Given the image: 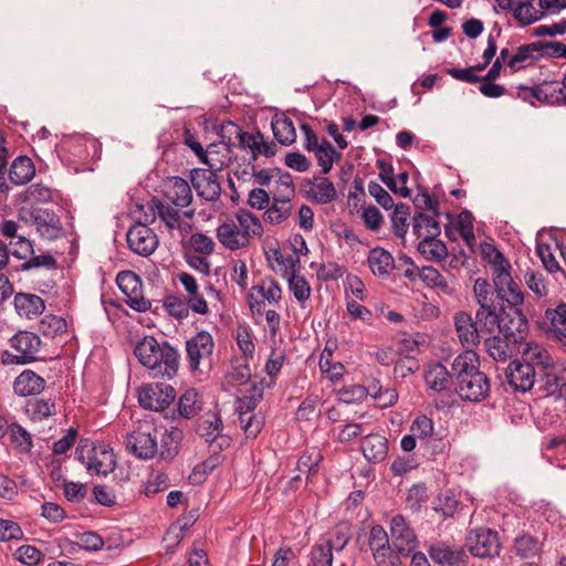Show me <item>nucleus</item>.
Here are the masks:
<instances>
[{
	"label": "nucleus",
	"mask_w": 566,
	"mask_h": 566,
	"mask_svg": "<svg viewBox=\"0 0 566 566\" xmlns=\"http://www.w3.org/2000/svg\"><path fill=\"white\" fill-rule=\"evenodd\" d=\"M473 295L479 304L480 324L488 335L497 329L509 342L523 345L530 332L527 317L520 307L524 295L515 294L506 303L495 302L491 284L483 277L474 281Z\"/></svg>",
	"instance_id": "1"
},
{
	"label": "nucleus",
	"mask_w": 566,
	"mask_h": 566,
	"mask_svg": "<svg viewBox=\"0 0 566 566\" xmlns=\"http://www.w3.org/2000/svg\"><path fill=\"white\" fill-rule=\"evenodd\" d=\"M452 370L453 390L463 401L480 402L489 397L490 379L480 370V359L474 350H465L458 355L452 361Z\"/></svg>",
	"instance_id": "2"
},
{
	"label": "nucleus",
	"mask_w": 566,
	"mask_h": 566,
	"mask_svg": "<svg viewBox=\"0 0 566 566\" xmlns=\"http://www.w3.org/2000/svg\"><path fill=\"white\" fill-rule=\"evenodd\" d=\"M134 354L153 378L172 379L178 373L179 353L166 340L159 343L154 336H145L135 346Z\"/></svg>",
	"instance_id": "3"
},
{
	"label": "nucleus",
	"mask_w": 566,
	"mask_h": 566,
	"mask_svg": "<svg viewBox=\"0 0 566 566\" xmlns=\"http://www.w3.org/2000/svg\"><path fill=\"white\" fill-rule=\"evenodd\" d=\"M75 457L90 474L107 475L116 467L113 449L104 443H93L88 439L80 440Z\"/></svg>",
	"instance_id": "4"
},
{
	"label": "nucleus",
	"mask_w": 566,
	"mask_h": 566,
	"mask_svg": "<svg viewBox=\"0 0 566 566\" xmlns=\"http://www.w3.org/2000/svg\"><path fill=\"white\" fill-rule=\"evenodd\" d=\"M9 342L11 347L19 352L20 355H12L4 350L2 353L3 364L25 365L38 359L35 353L40 349L42 342L36 334L29 331H19Z\"/></svg>",
	"instance_id": "5"
},
{
	"label": "nucleus",
	"mask_w": 566,
	"mask_h": 566,
	"mask_svg": "<svg viewBox=\"0 0 566 566\" xmlns=\"http://www.w3.org/2000/svg\"><path fill=\"white\" fill-rule=\"evenodd\" d=\"M116 284L127 297L126 304L136 312L143 313L150 310L151 303L143 294V281L133 271H120L116 276Z\"/></svg>",
	"instance_id": "6"
},
{
	"label": "nucleus",
	"mask_w": 566,
	"mask_h": 566,
	"mask_svg": "<svg viewBox=\"0 0 566 566\" xmlns=\"http://www.w3.org/2000/svg\"><path fill=\"white\" fill-rule=\"evenodd\" d=\"M175 388L166 382L146 385L138 390L139 405L148 410H165L175 400Z\"/></svg>",
	"instance_id": "7"
},
{
	"label": "nucleus",
	"mask_w": 566,
	"mask_h": 566,
	"mask_svg": "<svg viewBox=\"0 0 566 566\" xmlns=\"http://www.w3.org/2000/svg\"><path fill=\"white\" fill-rule=\"evenodd\" d=\"M511 269L509 260L491 268L493 282L491 289L495 302L506 303L515 294L524 295L518 284L513 280Z\"/></svg>",
	"instance_id": "8"
},
{
	"label": "nucleus",
	"mask_w": 566,
	"mask_h": 566,
	"mask_svg": "<svg viewBox=\"0 0 566 566\" xmlns=\"http://www.w3.org/2000/svg\"><path fill=\"white\" fill-rule=\"evenodd\" d=\"M454 327L461 344L467 350H474V347L480 344L482 335H488V332L480 324L478 311L474 319L468 312H458L454 315Z\"/></svg>",
	"instance_id": "9"
},
{
	"label": "nucleus",
	"mask_w": 566,
	"mask_h": 566,
	"mask_svg": "<svg viewBox=\"0 0 566 566\" xmlns=\"http://www.w3.org/2000/svg\"><path fill=\"white\" fill-rule=\"evenodd\" d=\"M467 546L473 556L493 557L499 555L501 543L497 532L491 528L471 531L467 537Z\"/></svg>",
	"instance_id": "10"
},
{
	"label": "nucleus",
	"mask_w": 566,
	"mask_h": 566,
	"mask_svg": "<svg viewBox=\"0 0 566 566\" xmlns=\"http://www.w3.org/2000/svg\"><path fill=\"white\" fill-rule=\"evenodd\" d=\"M158 430L144 431L142 428L126 436V449L138 459H153L158 453Z\"/></svg>",
	"instance_id": "11"
},
{
	"label": "nucleus",
	"mask_w": 566,
	"mask_h": 566,
	"mask_svg": "<svg viewBox=\"0 0 566 566\" xmlns=\"http://www.w3.org/2000/svg\"><path fill=\"white\" fill-rule=\"evenodd\" d=\"M126 240L129 249L142 256L153 254L159 243L153 229L142 222H136L128 229Z\"/></svg>",
	"instance_id": "12"
},
{
	"label": "nucleus",
	"mask_w": 566,
	"mask_h": 566,
	"mask_svg": "<svg viewBox=\"0 0 566 566\" xmlns=\"http://www.w3.org/2000/svg\"><path fill=\"white\" fill-rule=\"evenodd\" d=\"M506 378L515 391L526 392L536 388L538 370L532 363L512 360L506 369Z\"/></svg>",
	"instance_id": "13"
},
{
	"label": "nucleus",
	"mask_w": 566,
	"mask_h": 566,
	"mask_svg": "<svg viewBox=\"0 0 566 566\" xmlns=\"http://www.w3.org/2000/svg\"><path fill=\"white\" fill-rule=\"evenodd\" d=\"M390 535L395 548L402 555L409 556L418 546L415 531L409 526L401 514L395 515L390 521Z\"/></svg>",
	"instance_id": "14"
},
{
	"label": "nucleus",
	"mask_w": 566,
	"mask_h": 566,
	"mask_svg": "<svg viewBox=\"0 0 566 566\" xmlns=\"http://www.w3.org/2000/svg\"><path fill=\"white\" fill-rule=\"evenodd\" d=\"M212 169L195 168L191 170V185L197 195L206 201H217L221 195V185Z\"/></svg>",
	"instance_id": "15"
},
{
	"label": "nucleus",
	"mask_w": 566,
	"mask_h": 566,
	"mask_svg": "<svg viewBox=\"0 0 566 566\" xmlns=\"http://www.w3.org/2000/svg\"><path fill=\"white\" fill-rule=\"evenodd\" d=\"M31 218L42 239L54 241L63 237V227L60 217L51 209L34 208Z\"/></svg>",
	"instance_id": "16"
},
{
	"label": "nucleus",
	"mask_w": 566,
	"mask_h": 566,
	"mask_svg": "<svg viewBox=\"0 0 566 566\" xmlns=\"http://www.w3.org/2000/svg\"><path fill=\"white\" fill-rule=\"evenodd\" d=\"M535 394L539 397H553L555 400L566 399V380L557 374L555 367L538 370Z\"/></svg>",
	"instance_id": "17"
},
{
	"label": "nucleus",
	"mask_w": 566,
	"mask_h": 566,
	"mask_svg": "<svg viewBox=\"0 0 566 566\" xmlns=\"http://www.w3.org/2000/svg\"><path fill=\"white\" fill-rule=\"evenodd\" d=\"M214 348L210 333L201 331L186 342L187 358L190 368L197 370L201 359L208 358Z\"/></svg>",
	"instance_id": "18"
},
{
	"label": "nucleus",
	"mask_w": 566,
	"mask_h": 566,
	"mask_svg": "<svg viewBox=\"0 0 566 566\" xmlns=\"http://www.w3.org/2000/svg\"><path fill=\"white\" fill-rule=\"evenodd\" d=\"M295 191L287 189L286 192L275 193L272 205L264 212L263 219L271 224H280L285 221L292 211L291 200L294 198Z\"/></svg>",
	"instance_id": "19"
},
{
	"label": "nucleus",
	"mask_w": 566,
	"mask_h": 566,
	"mask_svg": "<svg viewBox=\"0 0 566 566\" xmlns=\"http://www.w3.org/2000/svg\"><path fill=\"white\" fill-rule=\"evenodd\" d=\"M304 184L311 186L310 190L305 191L306 198L315 203L327 205L337 198L334 184L326 177L305 179Z\"/></svg>",
	"instance_id": "20"
},
{
	"label": "nucleus",
	"mask_w": 566,
	"mask_h": 566,
	"mask_svg": "<svg viewBox=\"0 0 566 566\" xmlns=\"http://www.w3.org/2000/svg\"><path fill=\"white\" fill-rule=\"evenodd\" d=\"M426 385L437 391L454 389L453 370L449 371L441 363H433L424 371Z\"/></svg>",
	"instance_id": "21"
},
{
	"label": "nucleus",
	"mask_w": 566,
	"mask_h": 566,
	"mask_svg": "<svg viewBox=\"0 0 566 566\" xmlns=\"http://www.w3.org/2000/svg\"><path fill=\"white\" fill-rule=\"evenodd\" d=\"M166 199L176 207H188L192 201V191L189 184L179 176L169 178L165 185Z\"/></svg>",
	"instance_id": "22"
},
{
	"label": "nucleus",
	"mask_w": 566,
	"mask_h": 566,
	"mask_svg": "<svg viewBox=\"0 0 566 566\" xmlns=\"http://www.w3.org/2000/svg\"><path fill=\"white\" fill-rule=\"evenodd\" d=\"M430 558L441 566H460L468 555L462 548H455L446 543H437L428 549Z\"/></svg>",
	"instance_id": "23"
},
{
	"label": "nucleus",
	"mask_w": 566,
	"mask_h": 566,
	"mask_svg": "<svg viewBox=\"0 0 566 566\" xmlns=\"http://www.w3.org/2000/svg\"><path fill=\"white\" fill-rule=\"evenodd\" d=\"M484 346L488 354L496 361H505L515 352L520 350L522 345L513 342H509L505 336L501 335H488L484 340Z\"/></svg>",
	"instance_id": "24"
},
{
	"label": "nucleus",
	"mask_w": 566,
	"mask_h": 566,
	"mask_svg": "<svg viewBox=\"0 0 566 566\" xmlns=\"http://www.w3.org/2000/svg\"><path fill=\"white\" fill-rule=\"evenodd\" d=\"M13 305L19 316H23L29 319L38 317L45 310L44 300L32 293H17L14 295Z\"/></svg>",
	"instance_id": "25"
},
{
	"label": "nucleus",
	"mask_w": 566,
	"mask_h": 566,
	"mask_svg": "<svg viewBox=\"0 0 566 566\" xmlns=\"http://www.w3.org/2000/svg\"><path fill=\"white\" fill-rule=\"evenodd\" d=\"M45 380L31 369L23 370L13 382V390L18 396H35L43 391Z\"/></svg>",
	"instance_id": "26"
},
{
	"label": "nucleus",
	"mask_w": 566,
	"mask_h": 566,
	"mask_svg": "<svg viewBox=\"0 0 566 566\" xmlns=\"http://www.w3.org/2000/svg\"><path fill=\"white\" fill-rule=\"evenodd\" d=\"M360 449L368 462L380 463L388 454V440L379 433H369L364 438Z\"/></svg>",
	"instance_id": "27"
},
{
	"label": "nucleus",
	"mask_w": 566,
	"mask_h": 566,
	"mask_svg": "<svg viewBox=\"0 0 566 566\" xmlns=\"http://www.w3.org/2000/svg\"><path fill=\"white\" fill-rule=\"evenodd\" d=\"M518 353L525 363H532L537 370H546L554 367V359L549 353L537 343H526L520 347Z\"/></svg>",
	"instance_id": "28"
},
{
	"label": "nucleus",
	"mask_w": 566,
	"mask_h": 566,
	"mask_svg": "<svg viewBox=\"0 0 566 566\" xmlns=\"http://www.w3.org/2000/svg\"><path fill=\"white\" fill-rule=\"evenodd\" d=\"M217 238L222 245L231 251L247 248L250 244L232 220L226 221L217 228Z\"/></svg>",
	"instance_id": "29"
},
{
	"label": "nucleus",
	"mask_w": 566,
	"mask_h": 566,
	"mask_svg": "<svg viewBox=\"0 0 566 566\" xmlns=\"http://www.w3.org/2000/svg\"><path fill=\"white\" fill-rule=\"evenodd\" d=\"M200 161L206 164L209 169L220 171L232 161V149L221 143H212L205 149Z\"/></svg>",
	"instance_id": "30"
},
{
	"label": "nucleus",
	"mask_w": 566,
	"mask_h": 566,
	"mask_svg": "<svg viewBox=\"0 0 566 566\" xmlns=\"http://www.w3.org/2000/svg\"><path fill=\"white\" fill-rule=\"evenodd\" d=\"M222 430L223 422L220 413L217 411L206 412L197 421L196 432L210 444H213Z\"/></svg>",
	"instance_id": "31"
},
{
	"label": "nucleus",
	"mask_w": 566,
	"mask_h": 566,
	"mask_svg": "<svg viewBox=\"0 0 566 566\" xmlns=\"http://www.w3.org/2000/svg\"><path fill=\"white\" fill-rule=\"evenodd\" d=\"M367 261L371 272L378 276L389 275L395 266V260L391 253L380 247L369 251Z\"/></svg>",
	"instance_id": "32"
},
{
	"label": "nucleus",
	"mask_w": 566,
	"mask_h": 566,
	"mask_svg": "<svg viewBox=\"0 0 566 566\" xmlns=\"http://www.w3.org/2000/svg\"><path fill=\"white\" fill-rule=\"evenodd\" d=\"M184 432L177 427H171L161 434L159 457L166 461L172 460L179 452Z\"/></svg>",
	"instance_id": "33"
},
{
	"label": "nucleus",
	"mask_w": 566,
	"mask_h": 566,
	"mask_svg": "<svg viewBox=\"0 0 566 566\" xmlns=\"http://www.w3.org/2000/svg\"><path fill=\"white\" fill-rule=\"evenodd\" d=\"M412 232L417 238L424 239L427 235L434 238L440 235L441 227L433 217L422 211H417L412 218Z\"/></svg>",
	"instance_id": "34"
},
{
	"label": "nucleus",
	"mask_w": 566,
	"mask_h": 566,
	"mask_svg": "<svg viewBox=\"0 0 566 566\" xmlns=\"http://www.w3.org/2000/svg\"><path fill=\"white\" fill-rule=\"evenodd\" d=\"M271 127L277 143L284 146L292 145L296 140V130L293 120L285 115H275L272 118Z\"/></svg>",
	"instance_id": "35"
},
{
	"label": "nucleus",
	"mask_w": 566,
	"mask_h": 566,
	"mask_svg": "<svg viewBox=\"0 0 566 566\" xmlns=\"http://www.w3.org/2000/svg\"><path fill=\"white\" fill-rule=\"evenodd\" d=\"M35 174L32 160L27 156L17 157L9 170V179L14 185H24L29 182Z\"/></svg>",
	"instance_id": "36"
},
{
	"label": "nucleus",
	"mask_w": 566,
	"mask_h": 566,
	"mask_svg": "<svg viewBox=\"0 0 566 566\" xmlns=\"http://www.w3.org/2000/svg\"><path fill=\"white\" fill-rule=\"evenodd\" d=\"M418 252L429 261L440 262L448 255V248L446 243L438 239L427 235L417 245Z\"/></svg>",
	"instance_id": "37"
},
{
	"label": "nucleus",
	"mask_w": 566,
	"mask_h": 566,
	"mask_svg": "<svg viewBox=\"0 0 566 566\" xmlns=\"http://www.w3.org/2000/svg\"><path fill=\"white\" fill-rule=\"evenodd\" d=\"M256 407V402L253 398H250L247 405V411H239V418L242 429L247 438H256L263 428V420L254 413L252 410Z\"/></svg>",
	"instance_id": "38"
},
{
	"label": "nucleus",
	"mask_w": 566,
	"mask_h": 566,
	"mask_svg": "<svg viewBox=\"0 0 566 566\" xmlns=\"http://www.w3.org/2000/svg\"><path fill=\"white\" fill-rule=\"evenodd\" d=\"M545 316L551 323L549 333L552 336L566 342V304L562 303L556 308H547Z\"/></svg>",
	"instance_id": "39"
},
{
	"label": "nucleus",
	"mask_w": 566,
	"mask_h": 566,
	"mask_svg": "<svg viewBox=\"0 0 566 566\" xmlns=\"http://www.w3.org/2000/svg\"><path fill=\"white\" fill-rule=\"evenodd\" d=\"M237 220L241 227V232L250 241L251 237H261L263 234V226L259 218L251 211L240 209L235 213Z\"/></svg>",
	"instance_id": "40"
},
{
	"label": "nucleus",
	"mask_w": 566,
	"mask_h": 566,
	"mask_svg": "<svg viewBox=\"0 0 566 566\" xmlns=\"http://www.w3.org/2000/svg\"><path fill=\"white\" fill-rule=\"evenodd\" d=\"M323 459L321 450L316 448L307 449L298 458L296 468L300 472L306 473L308 479L318 472Z\"/></svg>",
	"instance_id": "41"
},
{
	"label": "nucleus",
	"mask_w": 566,
	"mask_h": 566,
	"mask_svg": "<svg viewBox=\"0 0 566 566\" xmlns=\"http://www.w3.org/2000/svg\"><path fill=\"white\" fill-rule=\"evenodd\" d=\"M10 442L23 454H29L33 448L32 434L18 422H11Z\"/></svg>",
	"instance_id": "42"
},
{
	"label": "nucleus",
	"mask_w": 566,
	"mask_h": 566,
	"mask_svg": "<svg viewBox=\"0 0 566 566\" xmlns=\"http://www.w3.org/2000/svg\"><path fill=\"white\" fill-rule=\"evenodd\" d=\"M201 409V400L196 389H187L178 401V412L181 417L189 419L195 417Z\"/></svg>",
	"instance_id": "43"
},
{
	"label": "nucleus",
	"mask_w": 566,
	"mask_h": 566,
	"mask_svg": "<svg viewBox=\"0 0 566 566\" xmlns=\"http://www.w3.org/2000/svg\"><path fill=\"white\" fill-rule=\"evenodd\" d=\"M534 0H518L513 10L514 18L521 25H530L544 17V12H538L533 6Z\"/></svg>",
	"instance_id": "44"
},
{
	"label": "nucleus",
	"mask_w": 566,
	"mask_h": 566,
	"mask_svg": "<svg viewBox=\"0 0 566 566\" xmlns=\"http://www.w3.org/2000/svg\"><path fill=\"white\" fill-rule=\"evenodd\" d=\"M515 554L522 558L534 557L542 551V543L537 537L523 534L514 541Z\"/></svg>",
	"instance_id": "45"
},
{
	"label": "nucleus",
	"mask_w": 566,
	"mask_h": 566,
	"mask_svg": "<svg viewBox=\"0 0 566 566\" xmlns=\"http://www.w3.org/2000/svg\"><path fill=\"white\" fill-rule=\"evenodd\" d=\"M352 538V527L348 522L338 523L332 531L329 538H323L324 543L332 546V551L342 552Z\"/></svg>",
	"instance_id": "46"
},
{
	"label": "nucleus",
	"mask_w": 566,
	"mask_h": 566,
	"mask_svg": "<svg viewBox=\"0 0 566 566\" xmlns=\"http://www.w3.org/2000/svg\"><path fill=\"white\" fill-rule=\"evenodd\" d=\"M394 208V212L390 216L392 232L397 238L403 239L409 227L407 218L410 214V207L407 203L400 202L395 205Z\"/></svg>",
	"instance_id": "47"
},
{
	"label": "nucleus",
	"mask_w": 566,
	"mask_h": 566,
	"mask_svg": "<svg viewBox=\"0 0 566 566\" xmlns=\"http://www.w3.org/2000/svg\"><path fill=\"white\" fill-rule=\"evenodd\" d=\"M308 558L310 562L307 566H332V546L328 543H324L323 538H319V541L312 546Z\"/></svg>",
	"instance_id": "48"
},
{
	"label": "nucleus",
	"mask_w": 566,
	"mask_h": 566,
	"mask_svg": "<svg viewBox=\"0 0 566 566\" xmlns=\"http://www.w3.org/2000/svg\"><path fill=\"white\" fill-rule=\"evenodd\" d=\"M543 90V104L566 105V97L563 93L562 83L558 81H543L539 83Z\"/></svg>",
	"instance_id": "49"
},
{
	"label": "nucleus",
	"mask_w": 566,
	"mask_h": 566,
	"mask_svg": "<svg viewBox=\"0 0 566 566\" xmlns=\"http://www.w3.org/2000/svg\"><path fill=\"white\" fill-rule=\"evenodd\" d=\"M379 179L396 195L402 198H408L411 190L406 186L409 179L407 171L397 175V178L391 177L389 174L380 172Z\"/></svg>",
	"instance_id": "50"
},
{
	"label": "nucleus",
	"mask_w": 566,
	"mask_h": 566,
	"mask_svg": "<svg viewBox=\"0 0 566 566\" xmlns=\"http://www.w3.org/2000/svg\"><path fill=\"white\" fill-rule=\"evenodd\" d=\"M66 321L53 314L45 315L39 322V331L46 337H55L66 332Z\"/></svg>",
	"instance_id": "51"
},
{
	"label": "nucleus",
	"mask_w": 566,
	"mask_h": 566,
	"mask_svg": "<svg viewBox=\"0 0 566 566\" xmlns=\"http://www.w3.org/2000/svg\"><path fill=\"white\" fill-rule=\"evenodd\" d=\"M157 213L161 221L166 224L169 230L181 228V218L179 211L168 202H161L157 200L155 202Z\"/></svg>",
	"instance_id": "52"
},
{
	"label": "nucleus",
	"mask_w": 566,
	"mask_h": 566,
	"mask_svg": "<svg viewBox=\"0 0 566 566\" xmlns=\"http://www.w3.org/2000/svg\"><path fill=\"white\" fill-rule=\"evenodd\" d=\"M419 279L428 287H437L443 292H447L449 290V285L446 277L436 268L431 265H426L420 269Z\"/></svg>",
	"instance_id": "53"
},
{
	"label": "nucleus",
	"mask_w": 566,
	"mask_h": 566,
	"mask_svg": "<svg viewBox=\"0 0 566 566\" xmlns=\"http://www.w3.org/2000/svg\"><path fill=\"white\" fill-rule=\"evenodd\" d=\"M410 431L418 438L420 443L436 433L432 419L426 415L417 416L413 419Z\"/></svg>",
	"instance_id": "54"
},
{
	"label": "nucleus",
	"mask_w": 566,
	"mask_h": 566,
	"mask_svg": "<svg viewBox=\"0 0 566 566\" xmlns=\"http://www.w3.org/2000/svg\"><path fill=\"white\" fill-rule=\"evenodd\" d=\"M289 287L298 302H305L311 296V286L304 276L291 273L289 276Z\"/></svg>",
	"instance_id": "55"
},
{
	"label": "nucleus",
	"mask_w": 566,
	"mask_h": 566,
	"mask_svg": "<svg viewBox=\"0 0 566 566\" xmlns=\"http://www.w3.org/2000/svg\"><path fill=\"white\" fill-rule=\"evenodd\" d=\"M163 305L167 313L178 321L187 318L189 315L187 302L182 301L177 295L166 296Z\"/></svg>",
	"instance_id": "56"
},
{
	"label": "nucleus",
	"mask_w": 566,
	"mask_h": 566,
	"mask_svg": "<svg viewBox=\"0 0 566 566\" xmlns=\"http://www.w3.org/2000/svg\"><path fill=\"white\" fill-rule=\"evenodd\" d=\"M418 189L419 192L412 199L415 207L419 211L429 210L433 213V217H438L440 214L439 201L433 199L426 188L419 187Z\"/></svg>",
	"instance_id": "57"
},
{
	"label": "nucleus",
	"mask_w": 566,
	"mask_h": 566,
	"mask_svg": "<svg viewBox=\"0 0 566 566\" xmlns=\"http://www.w3.org/2000/svg\"><path fill=\"white\" fill-rule=\"evenodd\" d=\"M400 555L401 554L391 546L380 547V549L378 548V551L373 553L377 566H402Z\"/></svg>",
	"instance_id": "58"
},
{
	"label": "nucleus",
	"mask_w": 566,
	"mask_h": 566,
	"mask_svg": "<svg viewBox=\"0 0 566 566\" xmlns=\"http://www.w3.org/2000/svg\"><path fill=\"white\" fill-rule=\"evenodd\" d=\"M339 431L336 440L342 444H350L364 432V424L358 422H347L338 427Z\"/></svg>",
	"instance_id": "59"
},
{
	"label": "nucleus",
	"mask_w": 566,
	"mask_h": 566,
	"mask_svg": "<svg viewBox=\"0 0 566 566\" xmlns=\"http://www.w3.org/2000/svg\"><path fill=\"white\" fill-rule=\"evenodd\" d=\"M459 506V501L452 491L448 490L439 494L436 504V511L441 512L443 516L451 517Z\"/></svg>",
	"instance_id": "60"
},
{
	"label": "nucleus",
	"mask_w": 566,
	"mask_h": 566,
	"mask_svg": "<svg viewBox=\"0 0 566 566\" xmlns=\"http://www.w3.org/2000/svg\"><path fill=\"white\" fill-rule=\"evenodd\" d=\"M28 407L33 419L42 420L55 413V403L51 399H35L29 401Z\"/></svg>",
	"instance_id": "61"
},
{
	"label": "nucleus",
	"mask_w": 566,
	"mask_h": 566,
	"mask_svg": "<svg viewBox=\"0 0 566 566\" xmlns=\"http://www.w3.org/2000/svg\"><path fill=\"white\" fill-rule=\"evenodd\" d=\"M447 444V441L436 432L432 437L420 443V449L423 450V457L434 459L446 451Z\"/></svg>",
	"instance_id": "62"
},
{
	"label": "nucleus",
	"mask_w": 566,
	"mask_h": 566,
	"mask_svg": "<svg viewBox=\"0 0 566 566\" xmlns=\"http://www.w3.org/2000/svg\"><path fill=\"white\" fill-rule=\"evenodd\" d=\"M189 244L196 253L209 255L214 251V241L205 233L196 232L191 234Z\"/></svg>",
	"instance_id": "63"
},
{
	"label": "nucleus",
	"mask_w": 566,
	"mask_h": 566,
	"mask_svg": "<svg viewBox=\"0 0 566 566\" xmlns=\"http://www.w3.org/2000/svg\"><path fill=\"white\" fill-rule=\"evenodd\" d=\"M340 400L347 405L363 401L368 397V389L364 385H349L344 386L340 391Z\"/></svg>",
	"instance_id": "64"
}]
</instances>
